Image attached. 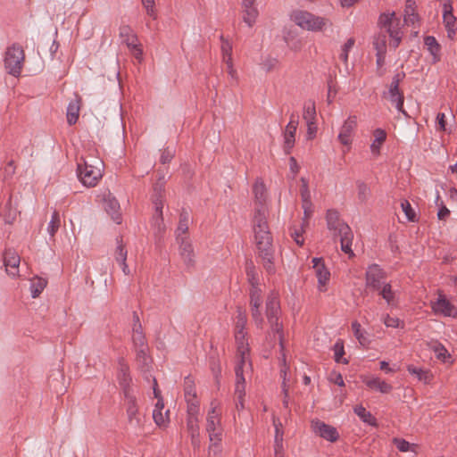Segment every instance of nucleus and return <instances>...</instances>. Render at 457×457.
<instances>
[{"label":"nucleus","mask_w":457,"mask_h":457,"mask_svg":"<svg viewBox=\"0 0 457 457\" xmlns=\"http://www.w3.org/2000/svg\"><path fill=\"white\" fill-rule=\"evenodd\" d=\"M268 210L266 207L255 208L253 217V230L254 241L262 265L268 273L275 272L273 262L272 237L267 221Z\"/></svg>","instance_id":"obj_1"},{"label":"nucleus","mask_w":457,"mask_h":457,"mask_svg":"<svg viewBox=\"0 0 457 457\" xmlns=\"http://www.w3.org/2000/svg\"><path fill=\"white\" fill-rule=\"evenodd\" d=\"M279 315H280V304L278 298V294L275 292H271L266 301V316L268 319V322L270 327V331L272 333L278 334V340L281 348V357L279 358L280 364V377L282 378V391L283 394L287 396L288 388H289V378L287 377L289 366L287 364L286 355L284 353V345H283V331H282V324L279 322Z\"/></svg>","instance_id":"obj_2"},{"label":"nucleus","mask_w":457,"mask_h":457,"mask_svg":"<svg viewBox=\"0 0 457 457\" xmlns=\"http://www.w3.org/2000/svg\"><path fill=\"white\" fill-rule=\"evenodd\" d=\"M247 322L246 315L245 312L238 310L236 322L235 337L237 345V358L238 361L235 368L237 376V391L240 394L243 392V385L241 379L244 380L243 373L252 372V362L250 361L248 343L245 338L246 331L245 325Z\"/></svg>","instance_id":"obj_3"},{"label":"nucleus","mask_w":457,"mask_h":457,"mask_svg":"<svg viewBox=\"0 0 457 457\" xmlns=\"http://www.w3.org/2000/svg\"><path fill=\"white\" fill-rule=\"evenodd\" d=\"M326 220L328 228L333 232L334 236L340 237L341 250L350 257L353 256L352 250L353 234L348 224L340 219L339 212L336 210H328Z\"/></svg>","instance_id":"obj_4"},{"label":"nucleus","mask_w":457,"mask_h":457,"mask_svg":"<svg viewBox=\"0 0 457 457\" xmlns=\"http://www.w3.org/2000/svg\"><path fill=\"white\" fill-rule=\"evenodd\" d=\"M290 21L302 29L318 32L324 30L328 26L331 25L328 19L317 16L308 11L294 10L289 15Z\"/></svg>","instance_id":"obj_5"},{"label":"nucleus","mask_w":457,"mask_h":457,"mask_svg":"<svg viewBox=\"0 0 457 457\" xmlns=\"http://www.w3.org/2000/svg\"><path fill=\"white\" fill-rule=\"evenodd\" d=\"M378 25L381 30L386 32L391 39L390 46L397 48L402 41L403 30L401 20L395 12H383L379 15Z\"/></svg>","instance_id":"obj_6"},{"label":"nucleus","mask_w":457,"mask_h":457,"mask_svg":"<svg viewBox=\"0 0 457 457\" xmlns=\"http://www.w3.org/2000/svg\"><path fill=\"white\" fill-rule=\"evenodd\" d=\"M103 162L97 159L92 163L85 160L83 164H78V177L81 183L87 187L96 186L103 177Z\"/></svg>","instance_id":"obj_7"},{"label":"nucleus","mask_w":457,"mask_h":457,"mask_svg":"<svg viewBox=\"0 0 457 457\" xmlns=\"http://www.w3.org/2000/svg\"><path fill=\"white\" fill-rule=\"evenodd\" d=\"M164 187L165 180L164 177H162L154 183L153 187L152 202L154 206L155 212L153 216L152 225L158 230V232H162L164 229L162 218Z\"/></svg>","instance_id":"obj_8"},{"label":"nucleus","mask_w":457,"mask_h":457,"mask_svg":"<svg viewBox=\"0 0 457 457\" xmlns=\"http://www.w3.org/2000/svg\"><path fill=\"white\" fill-rule=\"evenodd\" d=\"M24 59V51L19 44H12L8 46L4 55V67L8 73L19 77L23 67Z\"/></svg>","instance_id":"obj_9"},{"label":"nucleus","mask_w":457,"mask_h":457,"mask_svg":"<svg viewBox=\"0 0 457 457\" xmlns=\"http://www.w3.org/2000/svg\"><path fill=\"white\" fill-rule=\"evenodd\" d=\"M206 431L209 440L219 439V437L223 436L221 412L218 410V403L215 401L211 403V408L206 416Z\"/></svg>","instance_id":"obj_10"},{"label":"nucleus","mask_w":457,"mask_h":457,"mask_svg":"<svg viewBox=\"0 0 457 457\" xmlns=\"http://www.w3.org/2000/svg\"><path fill=\"white\" fill-rule=\"evenodd\" d=\"M198 415L199 409L191 407L187 410V430L191 440V445L195 450H199L201 447Z\"/></svg>","instance_id":"obj_11"},{"label":"nucleus","mask_w":457,"mask_h":457,"mask_svg":"<svg viewBox=\"0 0 457 457\" xmlns=\"http://www.w3.org/2000/svg\"><path fill=\"white\" fill-rule=\"evenodd\" d=\"M262 291L260 287V285L252 286L250 288V306H251V314L252 318L255 323V325L262 328L263 319L260 311V308L262 304Z\"/></svg>","instance_id":"obj_12"},{"label":"nucleus","mask_w":457,"mask_h":457,"mask_svg":"<svg viewBox=\"0 0 457 457\" xmlns=\"http://www.w3.org/2000/svg\"><path fill=\"white\" fill-rule=\"evenodd\" d=\"M154 397L157 398V402L153 411V419L157 426L165 428L169 423L170 411L166 410L165 411H163L164 403L161 396V393L157 387V382L155 378H154Z\"/></svg>","instance_id":"obj_13"},{"label":"nucleus","mask_w":457,"mask_h":457,"mask_svg":"<svg viewBox=\"0 0 457 457\" xmlns=\"http://www.w3.org/2000/svg\"><path fill=\"white\" fill-rule=\"evenodd\" d=\"M356 127L357 117L352 115L344 121L339 129L337 139L342 145L347 147V150L351 148Z\"/></svg>","instance_id":"obj_14"},{"label":"nucleus","mask_w":457,"mask_h":457,"mask_svg":"<svg viewBox=\"0 0 457 457\" xmlns=\"http://www.w3.org/2000/svg\"><path fill=\"white\" fill-rule=\"evenodd\" d=\"M386 272L378 264L370 265L366 271V287L377 290L386 283Z\"/></svg>","instance_id":"obj_15"},{"label":"nucleus","mask_w":457,"mask_h":457,"mask_svg":"<svg viewBox=\"0 0 457 457\" xmlns=\"http://www.w3.org/2000/svg\"><path fill=\"white\" fill-rule=\"evenodd\" d=\"M311 427L315 435L327 441L336 442L339 437V434L335 427L326 424L320 420H312Z\"/></svg>","instance_id":"obj_16"},{"label":"nucleus","mask_w":457,"mask_h":457,"mask_svg":"<svg viewBox=\"0 0 457 457\" xmlns=\"http://www.w3.org/2000/svg\"><path fill=\"white\" fill-rule=\"evenodd\" d=\"M128 420L132 426H140L142 422L137 405V397L133 392H126L124 395Z\"/></svg>","instance_id":"obj_17"},{"label":"nucleus","mask_w":457,"mask_h":457,"mask_svg":"<svg viewBox=\"0 0 457 457\" xmlns=\"http://www.w3.org/2000/svg\"><path fill=\"white\" fill-rule=\"evenodd\" d=\"M312 268L318 279V288L320 292L326 291V286L330 278V272L325 267L322 258H313Z\"/></svg>","instance_id":"obj_18"},{"label":"nucleus","mask_w":457,"mask_h":457,"mask_svg":"<svg viewBox=\"0 0 457 457\" xmlns=\"http://www.w3.org/2000/svg\"><path fill=\"white\" fill-rule=\"evenodd\" d=\"M431 308L436 314H440L445 317H457V308L443 295H440L437 300L431 303Z\"/></svg>","instance_id":"obj_19"},{"label":"nucleus","mask_w":457,"mask_h":457,"mask_svg":"<svg viewBox=\"0 0 457 457\" xmlns=\"http://www.w3.org/2000/svg\"><path fill=\"white\" fill-rule=\"evenodd\" d=\"M21 263L20 255L14 251L8 249L4 253V264L6 273L12 278L19 277V266Z\"/></svg>","instance_id":"obj_20"},{"label":"nucleus","mask_w":457,"mask_h":457,"mask_svg":"<svg viewBox=\"0 0 457 457\" xmlns=\"http://www.w3.org/2000/svg\"><path fill=\"white\" fill-rule=\"evenodd\" d=\"M297 126L298 120L292 116L289 122L285 128L283 133V149L284 152L287 154L291 153L295 145Z\"/></svg>","instance_id":"obj_21"},{"label":"nucleus","mask_w":457,"mask_h":457,"mask_svg":"<svg viewBox=\"0 0 457 457\" xmlns=\"http://www.w3.org/2000/svg\"><path fill=\"white\" fill-rule=\"evenodd\" d=\"M453 7L451 1H447L443 4V22L447 31V36L453 38L456 34L455 22L456 18L453 15Z\"/></svg>","instance_id":"obj_22"},{"label":"nucleus","mask_w":457,"mask_h":457,"mask_svg":"<svg viewBox=\"0 0 457 457\" xmlns=\"http://www.w3.org/2000/svg\"><path fill=\"white\" fill-rule=\"evenodd\" d=\"M131 340L134 347H145L147 345L139 317L136 312H133V323Z\"/></svg>","instance_id":"obj_23"},{"label":"nucleus","mask_w":457,"mask_h":457,"mask_svg":"<svg viewBox=\"0 0 457 457\" xmlns=\"http://www.w3.org/2000/svg\"><path fill=\"white\" fill-rule=\"evenodd\" d=\"M179 245V255L187 268H191L195 265V252L193 245L189 239L178 241Z\"/></svg>","instance_id":"obj_24"},{"label":"nucleus","mask_w":457,"mask_h":457,"mask_svg":"<svg viewBox=\"0 0 457 457\" xmlns=\"http://www.w3.org/2000/svg\"><path fill=\"white\" fill-rule=\"evenodd\" d=\"M243 21L252 28L259 16V11L255 3H241Z\"/></svg>","instance_id":"obj_25"},{"label":"nucleus","mask_w":457,"mask_h":457,"mask_svg":"<svg viewBox=\"0 0 457 457\" xmlns=\"http://www.w3.org/2000/svg\"><path fill=\"white\" fill-rule=\"evenodd\" d=\"M104 210L111 215L113 221H115L117 224L121 222V216L120 214V204L114 196L108 195L104 198Z\"/></svg>","instance_id":"obj_26"},{"label":"nucleus","mask_w":457,"mask_h":457,"mask_svg":"<svg viewBox=\"0 0 457 457\" xmlns=\"http://www.w3.org/2000/svg\"><path fill=\"white\" fill-rule=\"evenodd\" d=\"M81 104V97L78 95H74V98L69 103L67 106V122L70 125H73L78 121L79 116V110Z\"/></svg>","instance_id":"obj_27"},{"label":"nucleus","mask_w":457,"mask_h":457,"mask_svg":"<svg viewBox=\"0 0 457 457\" xmlns=\"http://www.w3.org/2000/svg\"><path fill=\"white\" fill-rule=\"evenodd\" d=\"M117 378L120 386L122 387L124 395H126V392H133V390L129 386L131 382L129 368L123 361H120Z\"/></svg>","instance_id":"obj_28"},{"label":"nucleus","mask_w":457,"mask_h":457,"mask_svg":"<svg viewBox=\"0 0 457 457\" xmlns=\"http://www.w3.org/2000/svg\"><path fill=\"white\" fill-rule=\"evenodd\" d=\"M376 291L386 301L388 306L395 307L398 304V296L396 291L393 290L390 283L386 282Z\"/></svg>","instance_id":"obj_29"},{"label":"nucleus","mask_w":457,"mask_h":457,"mask_svg":"<svg viewBox=\"0 0 457 457\" xmlns=\"http://www.w3.org/2000/svg\"><path fill=\"white\" fill-rule=\"evenodd\" d=\"M134 351L138 368L142 370H147L152 363L148 345H145V347H134Z\"/></svg>","instance_id":"obj_30"},{"label":"nucleus","mask_w":457,"mask_h":457,"mask_svg":"<svg viewBox=\"0 0 457 457\" xmlns=\"http://www.w3.org/2000/svg\"><path fill=\"white\" fill-rule=\"evenodd\" d=\"M364 383L369 388L378 391L382 394H388L393 389V386L390 384L378 377L368 378L364 379Z\"/></svg>","instance_id":"obj_31"},{"label":"nucleus","mask_w":457,"mask_h":457,"mask_svg":"<svg viewBox=\"0 0 457 457\" xmlns=\"http://www.w3.org/2000/svg\"><path fill=\"white\" fill-rule=\"evenodd\" d=\"M374 139L370 144V151L375 156L379 155L380 148L386 139V133L382 129H376L373 131Z\"/></svg>","instance_id":"obj_32"},{"label":"nucleus","mask_w":457,"mask_h":457,"mask_svg":"<svg viewBox=\"0 0 457 457\" xmlns=\"http://www.w3.org/2000/svg\"><path fill=\"white\" fill-rule=\"evenodd\" d=\"M388 97L390 102L395 104L398 112H402L405 117L408 116L407 112L403 109V96L400 92L398 87L393 88L389 87Z\"/></svg>","instance_id":"obj_33"},{"label":"nucleus","mask_w":457,"mask_h":457,"mask_svg":"<svg viewBox=\"0 0 457 457\" xmlns=\"http://www.w3.org/2000/svg\"><path fill=\"white\" fill-rule=\"evenodd\" d=\"M253 191L256 204H258L255 208L265 207L264 204L266 202L267 194L264 183L262 180L257 179L253 185Z\"/></svg>","instance_id":"obj_34"},{"label":"nucleus","mask_w":457,"mask_h":457,"mask_svg":"<svg viewBox=\"0 0 457 457\" xmlns=\"http://www.w3.org/2000/svg\"><path fill=\"white\" fill-rule=\"evenodd\" d=\"M424 44L428 51L432 55V61L434 63L440 60V45L433 36H427L424 38Z\"/></svg>","instance_id":"obj_35"},{"label":"nucleus","mask_w":457,"mask_h":457,"mask_svg":"<svg viewBox=\"0 0 457 457\" xmlns=\"http://www.w3.org/2000/svg\"><path fill=\"white\" fill-rule=\"evenodd\" d=\"M188 223L189 217L187 212H183L180 214L179 222L178 228L176 229V240L182 241L183 239H188L187 237V230H188Z\"/></svg>","instance_id":"obj_36"},{"label":"nucleus","mask_w":457,"mask_h":457,"mask_svg":"<svg viewBox=\"0 0 457 457\" xmlns=\"http://www.w3.org/2000/svg\"><path fill=\"white\" fill-rule=\"evenodd\" d=\"M191 381H186L185 386V398L187 403V410L191 407H195V409H199V401L196 397V391L193 385L190 384Z\"/></svg>","instance_id":"obj_37"},{"label":"nucleus","mask_w":457,"mask_h":457,"mask_svg":"<svg viewBox=\"0 0 457 457\" xmlns=\"http://www.w3.org/2000/svg\"><path fill=\"white\" fill-rule=\"evenodd\" d=\"M353 411L362 422L372 427L378 426L376 418L371 414L370 411H367L362 405H356L353 408Z\"/></svg>","instance_id":"obj_38"},{"label":"nucleus","mask_w":457,"mask_h":457,"mask_svg":"<svg viewBox=\"0 0 457 457\" xmlns=\"http://www.w3.org/2000/svg\"><path fill=\"white\" fill-rule=\"evenodd\" d=\"M419 17L415 11V0H406L404 10V22L406 24H415L418 22Z\"/></svg>","instance_id":"obj_39"},{"label":"nucleus","mask_w":457,"mask_h":457,"mask_svg":"<svg viewBox=\"0 0 457 457\" xmlns=\"http://www.w3.org/2000/svg\"><path fill=\"white\" fill-rule=\"evenodd\" d=\"M47 281L45 278L35 277L30 282V293L32 298H37L46 287Z\"/></svg>","instance_id":"obj_40"},{"label":"nucleus","mask_w":457,"mask_h":457,"mask_svg":"<svg viewBox=\"0 0 457 457\" xmlns=\"http://www.w3.org/2000/svg\"><path fill=\"white\" fill-rule=\"evenodd\" d=\"M357 197L361 204H365L371 195L370 187L363 181H356Z\"/></svg>","instance_id":"obj_41"},{"label":"nucleus","mask_w":457,"mask_h":457,"mask_svg":"<svg viewBox=\"0 0 457 457\" xmlns=\"http://www.w3.org/2000/svg\"><path fill=\"white\" fill-rule=\"evenodd\" d=\"M407 370L411 375H415L420 381H423L425 384L430 383L432 379V375L428 370H422L420 368H417L413 365H409L407 367Z\"/></svg>","instance_id":"obj_42"},{"label":"nucleus","mask_w":457,"mask_h":457,"mask_svg":"<svg viewBox=\"0 0 457 457\" xmlns=\"http://www.w3.org/2000/svg\"><path fill=\"white\" fill-rule=\"evenodd\" d=\"M303 119L307 121H316V107L312 100H308L303 104Z\"/></svg>","instance_id":"obj_43"},{"label":"nucleus","mask_w":457,"mask_h":457,"mask_svg":"<svg viewBox=\"0 0 457 457\" xmlns=\"http://www.w3.org/2000/svg\"><path fill=\"white\" fill-rule=\"evenodd\" d=\"M61 225L60 214L57 211H54L51 220L47 225L46 230L51 237H54Z\"/></svg>","instance_id":"obj_44"},{"label":"nucleus","mask_w":457,"mask_h":457,"mask_svg":"<svg viewBox=\"0 0 457 457\" xmlns=\"http://www.w3.org/2000/svg\"><path fill=\"white\" fill-rule=\"evenodd\" d=\"M305 227L306 225H304V223H302L299 227H294L290 229L291 237L299 246H302L304 244L303 233Z\"/></svg>","instance_id":"obj_45"},{"label":"nucleus","mask_w":457,"mask_h":457,"mask_svg":"<svg viewBox=\"0 0 457 457\" xmlns=\"http://www.w3.org/2000/svg\"><path fill=\"white\" fill-rule=\"evenodd\" d=\"M393 444L397 448L399 452L406 453V452H415L416 445L411 444L403 438L395 437L393 439Z\"/></svg>","instance_id":"obj_46"},{"label":"nucleus","mask_w":457,"mask_h":457,"mask_svg":"<svg viewBox=\"0 0 457 457\" xmlns=\"http://www.w3.org/2000/svg\"><path fill=\"white\" fill-rule=\"evenodd\" d=\"M355 44V40L353 37H350L347 41L341 46L339 59L345 63H348V54L349 52L353 48Z\"/></svg>","instance_id":"obj_47"},{"label":"nucleus","mask_w":457,"mask_h":457,"mask_svg":"<svg viewBox=\"0 0 457 457\" xmlns=\"http://www.w3.org/2000/svg\"><path fill=\"white\" fill-rule=\"evenodd\" d=\"M209 441L210 445L208 448V457H220L222 452V437H219V439H213Z\"/></svg>","instance_id":"obj_48"},{"label":"nucleus","mask_w":457,"mask_h":457,"mask_svg":"<svg viewBox=\"0 0 457 457\" xmlns=\"http://www.w3.org/2000/svg\"><path fill=\"white\" fill-rule=\"evenodd\" d=\"M261 66L266 72H270L278 68L279 61L278 58L269 55L262 59Z\"/></svg>","instance_id":"obj_49"},{"label":"nucleus","mask_w":457,"mask_h":457,"mask_svg":"<svg viewBox=\"0 0 457 457\" xmlns=\"http://www.w3.org/2000/svg\"><path fill=\"white\" fill-rule=\"evenodd\" d=\"M352 329L353 331L354 337L361 345H366L369 343L365 333L361 330V324L357 320L352 322Z\"/></svg>","instance_id":"obj_50"},{"label":"nucleus","mask_w":457,"mask_h":457,"mask_svg":"<svg viewBox=\"0 0 457 457\" xmlns=\"http://www.w3.org/2000/svg\"><path fill=\"white\" fill-rule=\"evenodd\" d=\"M146 14L153 20L157 19V9L155 0H140Z\"/></svg>","instance_id":"obj_51"},{"label":"nucleus","mask_w":457,"mask_h":457,"mask_svg":"<svg viewBox=\"0 0 457 457\" xmlns=\"http://www.w3.org/2000/svg\"><path fill=\"white\" fill-rule=\"evenodd\" d=\"M373 46L377 53L386 54V38L385 34H378L374 37Z\"/></svg>","instance_id":"obj_52"},{"label":"nucleus","mask_w":457,"mask_h":457,"mask_svg":"<svg viewBox=\"0 0 457 457\" xmlns=\"http://www.w3.org/2000/svg\"><path fill=\"white\" fill-rule=\"evenodd\" d=\"M128 252L122 244V240H117V246L114 253L115 261L118 263L127 261Z\"/></svg>","instance_id":"obj_53"},{"label":"nucleus","mask_w":457,"mask_h":457,"mask_svg":"<svg viewBox=\"0 0 457 457\" xmlns=\"http://www.w3.org/2000/svg\"><path fill=\"white\" fill-rule=\"evenodd\" d=\"M300 182H301L300 195H301L302 203L311 202L312 197H311V192L309 190L308 179L303 177L300 179Z\"/></svg>","instance_id":"obj_54"},{"label":"nucleus","mask_w":457,"mask_h":457,"mask_svg":"<svg viewBox=\"0 0 457 457\" xmlns=\"http://www.w3.org/2000/svg\"><path fill=\"white\" fill-rule=\"evenodd\" d=\"M401 207L409 221L416 220V212L408 200H403L401 203Z\"/></svg>","instance_id":"obj_55"},{"label":"nucleus","mask_w":457,"mask_h":457,"mask_svg":"<svg viewBox=\"0 0 457 457\" xmlns=\"http://www.w3.org/2000/svg\"><path fill=\"white\" fill-rule=\"evenodd\" d=\"M246 276L251 287L259 285L258 274L253 263L247 264Z\"/></svg>","instance_id":"obj_56"},{"label":"nucleus","mask_w":457,"mask_h":457,"mask_svg":"<svg viewBox=\"0 0 457 457\" xmlns=\"http://www.w3.org/2000/svg\"><path fill=\"white\" fill-rule=\"evenodd\" d=\"M334 352H335V361L337 362L348 363L346 359L342 360V356L345 353L344 351V344L341 340H338L334 345Z\"/></svg>","instance_id":"obj_57"},{"label":"nucleus","mask_w":457,"mask_h":457,"mask_svg":"<svg viewBox=\"0 0 457 457\" xmlns=\"http://www.w3.org/2000/svg\"><path fill=\"white\" fill-rule=\"evenodd\" d=\"M220 39L223 62H225V59L232 58V45L229 43V41L224 39L223 36L220 37Z\"/></svg>","instance_id":"obj_58"},{"label":"nucleus","mask_w":457,"mask_h":457,"mask_svg":"<svg viewBox=\"0 0 457 457\" xmlns=\"http://www.w3.org/2000/svg\"><path fill=\"white\" fill-rule=\"evenodd\" d=\"M302 208L303 210V223H304V225L307 226L308 220L311 218V216L312 215V212H313V205H312V201L302 203Z\"/></svg>","instance_id":"obj_59"},{"label":"nucleus","mask_w":457,"mask_h":457,"mask_svg":"<svg viewBox=\"0 0 457 457\" xmlns=\"http://www.w3.org/2000/svg\"><path fill=\"white\" fill-rule=\"evenodd\" d=\"M383 321L387 328H399L401 323H403L398 318L388 314L385 315Z\"/></svg>","instance_id":"obj_60"},{"label":"nucleus","mask_w":457,"mask_h":457,"mask_svg":"<svg viewBox=\"0 0 457 457\" xmlns=\"http://www.w3.org/2000/svg\"><path fill=\"white\" fill-rule=\"evenodd\" d=\"M377 57V67H378V76H383L386 72L384 69L386 54L376 53Z\"/></svg>","instance_id":"obj_61"},{"label":"nucleus","mask_w":457,"mask_h":457,"mask_svg":"<svg viewBox=\"0 0 457 457\" xmlns=\"http://www.w3.org/2000/svg\"><path fill=\"white\" fill-rule=\"evenodd\" d=\"M273 424L275 427V437L274 441H283V430L281 428V423L279 421H277L276 420H273Z\"/></svg>","instance_id":"obj_62"},{"label":"nucleus","mask_w":457,"mask_h":457,"mask_svg":"<svg viewBox=\"0 0 457 457\" xmlns=\"http://www.w3.org/2000/svg\"><path fill=\"white\" fill-rule=\"evenodd\" d=\"M307 139H312L316 136L317 126L315 121H307Z\"/></svg>","instance_id":"obj_63"},{"label":"nucleus","mask_w":457,"mask_h":457,"mask_svg":"<svg viewBox=\"0 0 457 457\" xmlns=\"http://www.w3.org/2000/svg\"><path fill=\"white\" fill-rule=\"evenodd\" d=\"M227 65V70H228V75L230 76V78L232 79H235L237 80V71L236 70L233 68V62H232V58H227L225 59V62H224Z\"/></svg>","instance_id":"obj_64"}]
</instances>
